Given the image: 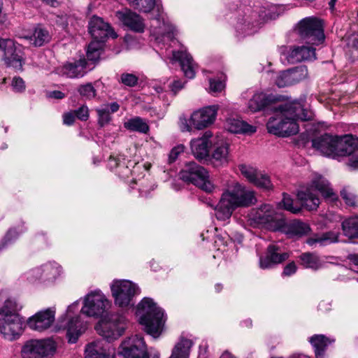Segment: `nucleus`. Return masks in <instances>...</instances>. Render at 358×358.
<instances>
[{
	"label": "nucleus",
	"instance_id": "nucleus-1",
	"mask_svg": "<svg viewBox=\"0 0 358 358\" xmlns=\"http://www.w3.org/2000/svg\"><path fill=\"white\" fill-rule=\"evenodd\" d=\"M129 4L142 13H150L155 8L157 14L152 19L150 28L151 36L157 43L165 45L173 41L176 34L175 27L171 24L166 14L164 13L162 0H127Z\"/></svg>",
	"mask_w": 358,
	"mask_h": 358
},
{
	"label": "nucleus",
	"instance_id": "nucleus-2",
	"mask_svg": "<svg viewBox=\"0 0 358 358\" xmlns=\"http://www.w3.org/2000/svg\"><path fill=\"white\" fill-rule=\"evenodd\" d=\"M256 202L253 190L236 182L222 192L219 203L214 208L215 216L219 220L226 221L236 208L248 207Z\"/></svg>",
	"mask_w": 358,
	"mask_h": 358
},
{
	"label": "nucleus",
	"instance_id": "nucleus-3",
	"mask_svg": "<svg viewBox=\"0 0 358 358\" xmlns=\"http://www.w3.org/2000/svg\"><path fill=\"white\" fill-rule=\"evenodd\" d=\"M317 192H320L324 199L331 201L337 199V196L331 188L328 180L319 174H315L311 183L306 187H301L298 191L297 199L303 207L308 210H315L320 203Z\"/></svg>",
	"mask_w": 358,
	"mask_h": 358
},
{
	"label": "nucleus",
	"instance_id": "nucleus-4",
	"mask_svg": "<svg viewBox=\"0 0 358 358\" xmlns=\"http://www.w3.org/2000/svg\"><path fill=\"white\" fill-rule=\"evenodd\" d=\"M136 316L148 334L154 338L159 337L165 322L164 312L152 299L145 297L141 300L137 306Z\"/></svg>",
	"mask_w": 358,
	"mask_h": 358
},
{
	"label": "nucleus",
	"instance_id": "nucleus-5",
	"mask_svg": "<svg viewBox=\"0 0 358 358\" xmlns=\"http://www.w3.org/2000/svg\"><path fill=\"white\" fill-rule=\"evenodd\" d=\"M250 222L251 224L262 226L273 231L284 230L285 226L284 216L270 204L262 205L254 210L250 215Z\"/></svg>",
	"mask_w": 358,
	"mask_h": 358
},
{
	"label": "nucleus",
	"instance_id": "nucleus-6",
	"mask_svg": "<svg viewBox=\"0 0 358 358\" xmlns=\"http://www.w3.org/2000/svg\"><path fill=\"white\" fill-rule=\"evenodd\" d=\"M127 324V319L124 315L115 313L102 319L96 326V330L106 342L110 343L123 334Z\"/></svg>",
	"mask_w": 358,
	"mask_h": 358
},
{
	"label": "nucleus",
	"instance_id": "nucleus-7",
	"mask_svg": "<svg viewBox=\"0 0 358 358\" xmlns=\"http://www.w3.org/2000/svg\"><path fill=\"white\" fill-rule=\"evenodd\" d=\"M295 30L301 39L312 45H317L324 40L322 22L316 17L302 19L297 24Z\"/></svg>",
	"mask_w": 358,
	"mask_h": 358
},
{
	"label": "nucleus",
	"instance_id": "nucleus-8",
	"mask_svg": "<svg viewBox=\"0 0 358 358\" xmlns=\"http://www.w3.org/2000/svg\"><path fill=\"white\" fill-rule=\"evenodd\" d=\"M110 289L115 304L122 308L132 307L134 297L140 293L137 285L127 280H113Z\"/></svg>",
	"mask_w": 358,
	"mask_h": 358
},
{
	"label": "nucleus",
	"instance_id": "nucleus-9",
	"mask_svg": "<svg viewBox=\"0 0 358 358\" xmlns=\"http://www.w3.org/2000/svg\"><path fill=\"white\" fill-rule=\"evenodd\" d=\"M80 301L77 300L69 305L64 316L63 320H66L65 329L66 337L69 343H75L78 338L87 329V322L82 320L80 315L77 314L79 310Z\"/></svg>",
	"mask_w": 358,
	"mask_h": 358
},
{
	"label": "nucleus",
	"instance_id": "nucleus-10",
	"mask_svg": "<svg viewBox=\"0 0 358 358\" xmlns=\"http://www.w3.org/2000/svg\"><path fill=\"white\" fill-rule=\"evenodd\" d=\"M180 177L183 181L192 183L206 192H211L214 189L208 171L194 162L185 164L180 172Z\"/></svg>",
	"mask_w": 358,
	"mask_h": 358
},
{
	"label": "nucleus",
	"instance_id": "nucleus-11",
	"mask_svg": "<svg viewBox=\"0 0 358 358\" xmlns=\"http://www.w3.org/2000/svg\"><path fill=\"white\" fill-rule=\"evenodd\" d=\"M83 303L80 313L93 317L102 316L110 306V301L100 290L89 292L83 297Z\"/></svg>",
	"mask_w": 358,
	"mask_h": 358
},
{
	"label": "nucleus",
	"instance_id": "nucleus-12",
	"mask_svg": "<svg viewBox=\"0 0 358 358\" xmlns=\"http://www.w3.org/2000/svg\"><path fill=\"white\" fill-rule=\"evenodd\" d=\"M118 354L124 358H159V353L155 352L150 356L143 337L135 335L124 340L120 345Z\"/></svg>",
	"mask_w": 358,
	"mask_h": 358
},
{
	"label": "nucleus",
	"instance_id": "nucleus-13",
	"mask_svg": "<svg viewBox=\"0 0 358 358\" xmlns=\"http://www.w3.org/2000/svg\"><path fill=\"white\" fill-rule=\"evenodd\" d=\"M55 350V344L50 339H31L22 345L21 355L22 358H48Z\"/></svg>",
	"mask_w": 358,
	"mask_h": 358
},
{
	"label": "nucleus",
	"instance_id": "nucleus-14",
	"mask_svg": "<svg viewBox=\"0 0 358 358\" xmlns=\"http://www.w3.org/2000/svg\"><path fill=\"white\" fill-rule=\"evenodd\" d=\"M348 157V166L353 170L358 169V138L352 135L338 136L335 159Z\"/></svg>",
	"mask_w": 358,
	"mask_h": 358
},
{
	"label": "nucleus",
	"instance_id": "nucleus-15",
	"mask_svg": "<svg viewBox=\"0 0 358 358\" xmlns=\"http://www.w3.org/2000/svg\"><path fill=\"white\" fill-rule=\"evenodd\" d=\"M276 8L273 6H263L257 12L252 13V17L255 22H251L248 20H245L244 23L239 22L236 26V31L241 35H251L257 31L260 24L268 20L275 19Z\"/></svg>",
	"mask_w": 358,
	"mask_h": 358
},
{
	"label": "nucleus",
	"instance_id": "nucleus-16",
	"mask_svg": "<svg viewBox=\"0 0 358 358\" xmlns=\"http://www.w3.org/2000/svg\"><path fill=\"white\" fill-rule=\"evenodd\" d=\"M0 60L4 62L7 67H11L17 71H22L23 59L17 50L15 42L10 38H0Z\"/></svg>",
	"mask_w": 358,
	"mask_h": 358
},
{
	"label": "nucleus",
	"instance_id": "nucleus-17",
	"mask_svg": "<svg viewBox=\"0 0 358 358\" xmlns=\"http://www.w3.org/2000/svg\"><path fill=\"white\" fill-rule=\"evenodd\" d=\"M300 109L292 108L291 113L284 117L281 136H287L296 134L299 131L298 120L307 121L313 117L312 111L304 108L302 102L300 101Z\"/></svg>",
	"mask_w": 358,
	"mask_h": 358
},
{
	"label": "nucleus",
	"instance_id": "nucleus-18",
	"mask_svg": "<svg viewBox=\"0 0 358 358\" xmlns=\"http://www.w3.org/2000/svg\"><path fill=\"white\" fill-rule=\"evenodd\" d=\"M292 108L300 109V101L287 102L275 108V115L270 117L266 124V128L270 134L281 136L283 119L287 117L288 113H291Z\"/></svg>",
	"mask_w": 358,
	"mask_h": 358
},
{
	"label": "nucleus",
	"instance_id": "nucleus-19",
	"mask_svg": "<svg viewBox=\"0 0 358 358\" xmlns=\"http://www.w3.org/2000/svg\"><path fill=\"white\" fill-rule=\"evenodd\" d=\"M23 321L19 315L0 313V334L8 340H13L22 331Z\"/></svg>",
	"mask_w": 358,
	"mask_h": 358
},
{
	"label": "nucleus",
	"instance_id": "nucleus-20",
	"mask_svg": "<svg viewBox=\"0 0 358 358\" xmlns=\"http://www.w3.org/2000/svg\"><path fill=\"white\" fill-rule=\"evenodd\" d=\"M218 109L217 105H212L194 111L190 117L191 124L196 129L208 127L215 121Z\"/></svg>",
	"mask_w": 358,
	"mask_h": 358
},
{
	"label": "nucleus",
	"instance_id": "nucleus-21",
	"mask_svg": "<svg viewBox=\"0 0 358 358\" xmlns=\"http://www.w3.org/2000/svg\"><path fill=\"white\" fill-rule=\"evenodd\" d=\"M115 17L128 29L137 33H143L145 24L143 17L131 10L124 8L115 12Z\"/></svg>",
	"mask_w": 358,
	"mask_h": 358
},
{
	"label": "nucleus",
	"instance_id": "nucleus-22",
	"mask_svg": "<svg viewBox=\"0 0 358 358\" xmlns=\"http://www.w3.org/2000/svg\"><path fill=\"white\" fill-rule=\"evenodd\" d=\"M164 60L170 59L172 62H179L182 71L186 78L192 79L194 78L197 65L194 63L192 56L186 51H171L162 57Z\"/></svg>",
	"mask_w": 358,
	"mask_h": 358
},
{
	"label": "nucleus",
	"instance_id": "nucleus-23",
	"mask_svg": "<svg viewBox=\"0 0 358 358\" xmlns=\"http://www.w3.org/2000/svg\"><path fill=\"white\" fill-rule=\"evenodd\" d=\"M239 170L241 174L252 184L257 187L270 189L273 185L268 176L258 171L256 168L246 164H241Z\"/></svg>",
	"mask_w": 358,
	"mask_h": 358
},
{
	"label": "nucleus",
	"instance_id": "nucleus-24",
	"mask_svg": "<svg viewBox=\"0 0 358 358\" xmlns=\"http://www.w3.org/2000/svg\"><path fill=\"white\" fill-rule=\"evenodd\" d=\"M55 312V308H49L39 311L29 318L27 325L32 330L43 331L49 329L54 322Z\"/></svg>",
	"mask_w": 358,
	"mask_h": 358
},
{
	"label": "nucleus",
	"instance_id": "nucleus-25",
	"mask_svg": "<svg viewBox=\"0 0 358 358\" xmlns=\"http://www.w3.org/2000/svg\"><path fill=\"white\" fill-rule=\"evenodd\" d=\"M88 29L92 37L95 40H106L108 37L115 38L117 36L110 24L97 16H93L90 19Z\"/></svg>",
	"mask_w": 358,
	"mask_h": 358
},
{
	"label": "nucleus",
	"instance_id": "nucleus-26",
	"mask_svg": "<svg viewBox=\"0 0 358 358\" xmlns=\"http://www.w3.org/2000/svg\"><path fill=\"white\" fill-rule=\"evenodd\" d=\"M86 358H115V349L103 341H96L88 344L85 349Z\"/></svg>",
	"mask_w": 358,
	"mask_h": 358
},
{
	"label": "nucleus",
	"instance_id": "nucleus-27",
	"mask_svg": "<svg viewBox=\"0 0 358 358\" xmlns=\"http://www.w3.org/2000/svg\"><path fill=\"white\" fill-rule=\"evenodd\" d=\"M212 159L219 164H227L229 161V143L222 137L212 136L210 143Z\"/></svg>",
	"mask_w": 358,
	"mask_h": 358
},
{
	"label": "nucleus",
	"instance_id": "nucleus-28",
	"mask_svg": "<svg viewBox=\"0 0 358 358\" xmlns=\"http://www.w3.org/2000/svg\"><path fill=\"white\" fill-rule=\"evenodd\" d=\"M338 136L324 134L312 140V146L322 155L335 159Z\"/></svg>",
	"mask_w": 358,
	"mask_h": 358
},
{
	"label": "nucleus",
	"instance_id": "nucleus-29",
	"mask_svg": "<svg viewBox=\"0 0 358 358\" xmlns=\"http://www.w3.org/2000/svg\"><path fill=\"white\" fill-rule=\"evenodd\" d=\"M288 258V253L281 252L278 246L271 244L267 248L266 255L259 257V267L262 269L271 268Z\"/></svg>",
	"mask_w": 358,
	"mask_h": 358
},
{
	"label": "nucleus",
	"instance_id": "nucleus-30",
	"mask_svg": "<svg viewBox=\"0 0 358 358\" xmlns=\"http://www.w3.org/2000/svg\"><path fill=\"white\" fill-rule=\"evenodd\" d=\"M41 275V287L53 285L62 275V266L56 262H48L39 266Z\"/></svg>",
	"mask_w": 358,
	"mask_h": 358
},
{
	"label": "nucleus",
	"instance_id": "nucleus-31",
	"mask_svg": "<svg viewBox=\"0 0 358 358\" xmlns=\"http://www.w3.org/2000/svg\"><path fill=\"white\" fill-rule=\"evenodd\" d=\"M212 136L210 131H206L201 137L191 141L192 152L196 159H203L209 156Z\"/></svg>",
	"mask_w": 358,
	"mask_h": 358
},
{
	"label": "nucleus",
	"instance_id": "nucleus-32",
	"mask_svg": "<svg viewBox=\"0 0 358 358\" xmlns=\"http://www.w3.org/2000/svg\"><path fill=\"white\" fill-rule=\"evenodd\" d=\"M87 62L85 58L66 62L60 69V73L69 78H78L84 76Z\"/></svg>",
	"mask_w": 358,
	"mask_h": 358
},
{
	"label": "nucleus",
	"instance_id": "nucleus-33",
	"mask_svg": "<svg viewBox=\"0 0 358 358\" xmlns=\"http://www.w3.org/2000/svg\"><path fill=\"white\" fill-rule=\"evenodd\" d=\"M316 58L315 49L312 46L302 45L296 47L288 53L287 59L290 63L300 62L303 60H313Z\"/></svg>",
	"mask_w": 358,
	"mask_h": 358
},
{
	"label": "nucleus",
	"instance_id": "nucleus-34",
	"mask_svg": "<svg viewBox=\"0 0 358 358\" xmlns=\"http://www.w3.org/2000/svg\"><path fill=\"white\" fill-rule=\"evenodd\" d=\"M225 129L231 133L253 134L256 131V127L248 124L238 117H230L226 120Z\"/></svg>",
	"mask_w": 358,
	"mask_h": 358
},
{
	"label": "nucleus",
	"instance_id": "nucleus-35",
	"mask_svg": "<svg viewBox=\"0 0 358 358\" xmlns=\"http://www.w3.org/2000/svg\"><path fill=\"white\" fill-rule=\"evenodd\" d=\"M192 346V340L180 337L174 345L169 358H189Z\"/></svg>",
	"mask_w": 358,
	"mask_h": 358
},
{
	"label": "nucleus",
	"instance_id": "nucleus-36",
	"mask_svg": "<svg viewBox=\"0 0 358 358\" xmlns=\"http://www.w3.org/2000/svg\"><path fill=\"white\" fill-rule=\"evenodd\" d=\"M338 232L330 231L308 238L307 240V243L310 246H313L317 244H319L320 246H324L338 242Z\"/></svg>",
	"mask_w": 358,
	"mask_h": 358
},
{
	"label": "nucleus",
	"instance_id": "nucleus-37",
	"mask_svg": "<svg viewBox=\"0 0 358 358\" xmlns=\"http://www.w3.org/2000/svg\"><path fill=\"white\" fill-rule=\"evenodd\" d=\"M284 230L280 231L285 232L290 236H303L308 234L310 231V226L305 222L299 220H294L289 225L285 222Z\"/></svg>",
	"mask_w": 358,
	"mask_h": 358
},
{
	"label": "nucleus",
	"instance_id": "nucleus-38",
	"mask_svg": "<svg viewBox=\"0 0 358 358\" xmlns=\"http://www.w3.org/2000/svg\"><path fill=\"white\" fill-rule=\"evenodd\" d=\"M314 348L315 357L323 358L327 346L331 343L330 340L322 334H316L309 338Z\"/></svg>",
	"mask_w": 358,
	"mask_h": 358
},
{
	"label": "nucleus",
	"instance_id": "nucleus-39",
	"mask_svg": "<svg viewBox=\"0 0 358 358\" xmlns=\"http://www.w3.org/2000/svg\"><path fill=\"white\" fill-rule=\"evenodd\" d=\"M29 38L33 45L40 47L50 41L51 35L46 29L38 26L34 29L33 34Z\"/></svg>",
	"mask_w": 358,
	"mask_h": 358
},
{
	"label": "nucleus",
	"instance_id": "nucleus-40",
	"mask_svg": "<svg viewBox=\"0 0 358 358\" xmlns=\"http://www.w3.org/2000/svg\"><path fill=\"white\" fill-rule=\"evenodd\" d=\"M131 162H128L126 164L125 163V157L123 155H118L117 157L110 156L108 159V166L110 169H125L126 171H119V173H124V175H127L128 173L131 172V174H134L135 170L138 168V166L136 165L134 167V170H129V166Z\"/></svg>",
	"mask_w": 358,
	"mask_h": 358
},
{
	"label": "nucleus",
	"instance_id": "nucleus-41",
	"mask_svg": "<svg viewBox=\"0 0 358 358\" xmlns=\"http://www.w3.org/2000/svg\"><path fill=\"white\" fill-rule=\"evenodd\" d=\"M301 264L305 268L317 270L323 266V262L320 257L310 252H305L299 256Z\"/></svg>",
	"mask_w": 358,
	"mask_h": 358
},
{
	"label": "nucleus",
	"instance_id": "nucleus-42",
	"mask_svg": "<svg viewBox=\"0 0 358 358\" xmlns=\"http://www.w3.org/2000/svg\"><path fill=\"white\" fill-rule=\"evenodd\" d=\"M124 127L130 131L147 134L150 127L147 122L139 117H135L128 120L124 123Z\"/></svg>",
	"mask_w": 358,
	"mask_h": 358
},
{
	"label": "nucleus",
	"instance_id": "nucleus-43",
	"mask_svg": "<svg viewBox=\"0 0 358 358\" xmlns=\"http://www.w3.org/2000/svg\"><path fill=\"white\" fill-rule=\"evenodd\" d=\"M20 279L27 284L41 287V275L39 266L29 268L24 272L21 275Z\"/></svg>",
	"mask_w": 358,
	"mask_h": 358
},
{
	"label": "nucleus",
	"instance_id": "nucleus-44",
	"mask_svg": "<svg viewBox=\"0 0 358 358\" xmlns=\"http://www.w3.org/2000/svg\"><path fill=\"white\" fill-rule=\"evenodd\" d=\"M266 95L262 92L256 93L248 101V108L252 113L261 110L268 103Z\"/></svg>",
	"mask_w": 358,
	"mask_h": 358
},
{
	"label": "nucleus",
	"instance_id": "nucleus-45",
	"mask_svg": "<svg viewBox=\"0 0 358 358\" xmlns=\"http://www.w3.org/2000/svg\"><path fill=\"white\" fill-rule=\"evenodd\" d=\"M344 234L349 238L358 237V216L350 217L342 223Z\"/></svg>",
	"mask_w": 358,
	"mask_h": 358
},
{
	"label": "nucleus",
	"instance_id": "nucleus-46",
	"mask_svg": "<svg viewBox=\"0 0 358 358\" xmlns=\"http://www.w3.org/2000/svg\"><path fill=\"white\" fill-rule=\"evenodd\" d=\"M104 41L105 40L94 39V41L89 44L87 50V57L89 60L96 62L99 59Z\"/></svg>",
	"mask_w": 358,
	"mask_h": 358
},
{
	"label": "nucleus",
	"instance_id": "nucleus-47",
	"mask_svg": "<svg viewBox=\"0 0 358 358\" xmlns=\"http://www.w3.org/2000/svg\"><path fill=\"white\" fill-rule=\"evenodd\" d=\"M22 305L15 299L9 298L6 299L3 306L0 308V313H3L6 316L10 315H19L18 311L22 308Z\"/></svg>",
	"mask_w": 358,
	"mask_h": 358
},
{
	"label": "nucleus",
	"instance_id": "nucleus-48",
	"mask_svg": "<svg viewBox=\"0 0 358 358\" xmlns=\"http://www.w3.org/2000/svg\"><path fill=\"white\" fill-rule=\"evenodd\" d=\"M23 232L24 230L22 229L10 228L1 240L0 245L1 250L14 243Z\"/></svg>",
	"mask_w": 358,
	"mask_h": 358
},
{
	"label": "nucleus",
	"instance_id": "nucleus-49",
	"mask_svg": "<svg viewBox=\"0 0 358 358\" xmlns=\"http://www.w3.org/2000/svg\"><path fill=\"white\" fill-rule=\"evenodd\" d=\"M292 83H298L308 77V69L304 65H301L289 69Z\"/></svg>",
	"mask_w": 358,
	"mask_h": 358
},
{
	"label": "nucleus",
	"instance_id": "nucleus-50",
	"mask_svg": "<svg viewBox=\"0 0 358 358\" xmlns=\"http://www.w3.org/2000/svg\"><path fill=\"white\" fill-rule=\"evenodd\" d=\"M77 91L81 97L87 100H91L96 96V90L90 83L79 85Z\"/></svg>",
	"mask_w": 358,
	"mask_h": 358
},
{
	"label": "nucleus",
	"instance_id": "nucleus-51",
	"mask_svg": "<svg viewBox=\"0 0 358 358\" xmlns=\"http://www.w3.org/2000/svg\"><path fill=\"white\" fill-rule=\"evenodd\" d=\"M275 83L279 87H285L294 85L291 79L289 69L280 72L275 78Z\"/></svg>",
	"mask_w": 358,
	"mask_h": 358
},
{
	"label": "nucleus",
	"instance_id": "nucleus-52",
	"mask_svg": "<svg viewBox=\"0 0 358 358\" xmlns=\"http://www.w3.org/2000/svg\"><path fill=\"white\" fill-rule=\"evenodd\" d=\"M348 47L352 60L358 59V34L352 35L349 38Z\"/></svg>",
	"mask_w": 358,
	"mask_h": 358
},
{
	"label": "nucleus",
	"instance_id": "nucleus-53",
	"mask_svg": "<svg viewBox=\"0 0 358 358\" xmlns=\"http://www.w3.org/2000/svg\"><path fill=\"white\" fill-rule=\"evenodd\" d=\"M96 110L98 114L99 123L101 126H103L110 122V113L109 112L108 107L107 106L102 105L101 107L98 108Z\"/></svg>",
	"mask_w": 358,
	"mask_h": 358
},
{
	"label": "nucleus",
	"instance_id": "nucleus-54",
	"mask_svg": "<svg viewBox=\"0 0 358 358\" xmlns=\"http://www.w3.org/2000/svg\"><path fill=\"white\" fill-rule=\"evenodd\" d=\"M282 204L285 210L292 213L296 214L301 211V208L297 205L294 206L292 199L288 194H283Z\"/></svg>",
	"mask_w": 358,
	"mask_h": 358
},
{
	"label": "nucleus",
	"instance_id": "nucleus-55",
	"mask_svg": "<svg viewBox=\"0 0 358 358\" xmlns=\"http://www.w3.org/2000/svg\"><path fill=\"white\" fill-rule=\"evenodd\" d=\"M138 78L133 73H123L121 74L119 81L127 87H134L137 85Z\"/></svg>",
	"mask_w": 358,
	"mask_h": 358
},
{
	"label": "nucleus",
	"instance_id": "nucleus-56",
	"mask_svg": "<svg viewBox=\"0 0 358 358\" xmlns=\"http://www.w3.org/2000/svg\"><path fill=\"white\" fill-rule=\"evenodd\" d=\"M341 195L345 203L348 206H356L358 204V198L348 189H343L341 192Z\"/></svg>",
	"mask_w": 358,
	"mask_h": 358
},
{
	"label": "nucleus",
	"instance_id": "nucleus-57",
	"mask_svg": "<svg viewBox=\"0 0 358 358\" xmlns=\"http://www.w3.org/2000/svg\"><path fill=\"white\" fill-rule=\"evenodd\" d=\"M11 87L15 92H22L26 88L24 81L19 76H15L13 78Z\"/></svg>",
	"mask_w": 358,
	"mask_h": 358
},
{
	"label": "nucleus",
	"instance_id": "nucleus-58",
	"mask_svg": "<svg viewBox=\"0 0 358 358\" xmlns=\"http://www.w3.org/2000/svg\"><path fill=\"white\" fill-rule=\"evenodd\" d=\"M184 152V146L182 145H178L171 150L169 155V163L171 164L174 162L178 156Z\"/></svg>",
	"mask_w": 358,
	"mask_h": 358
},
{
	"label": "nucleus",
	"instance_id": "nucleus-59",
	"mask_svg": "<svg viewBox=\"0 0 358 358\" xmlns=\"http://www.w3.org/2000/svg\"><path fill=\"white\" fill-rule=\"evenodd\" d=\"M77 118L86 121L89 118V109L87 106L83 105L78 109L73 110Z\"/></svg>",
	"mask_w": 358,
	"mask_h": 358
},
{
	"label": "nucleus",
	"instance_id": "nucleus-60",
	"mask_svg": "<svg viewBox=\"0 0 358 358\" xmlns=\"http://www.w3.org/2000/svg\"><path fill=\"white\" fill-rule=\"evenodd\" d=\"M209 83L211 92H220L224 88V83L220 80L210 79Z\"/></svg>",
	"mask_w": 358,
	"mask_h": 358
},
{
	"label": "nucleus",
	"instance_id": "nucleus-61",
	"mask_svg": "<svg viewBox=\"0 0 358 358\" xmlns=\"http://www.w3.org/2000/svg\"><path fill=\"white\" fill-rule=\"evenodd\" d=\"M76 116L73 111H71L63 115V122L64 124L70 126L75 122Z\"/></svg>",
	"mask_w": 358,
	"mask_h": 358
},
{
	"label": "nucleus",
	"instance_id": "nucleus-62",
	"mask_svg": "<svg viewBox=\"0 0 358 358\" xmlns=\"http://www.w3.org/2000/svg\"><path fill=\"white\" fill-rule=\"evenodd\" d=\"M348 259L350 262L351 270L358 273V254L349 255Z\"/></svg>",
	"mask_w": 358,
	"mask_h": 358
},
{
	"label": "nucleus",
	"instance_id": "nucleus-63",
	"mask_svg": "<svg viewBox=\"0 0 358 358\" xmlns=\"http://www.w3.org/2000/svg\"><path fill=\"white\" fill-rule=\"evenodd\" d=\"M332 303L329 300H322L318 305V310L323 313H327L331 310Z\"/></svg>",
	"mask_w": 358,
	"mask_h": 358
},
{
	"label": "nucleus",
	"instance_id": "nucleus-64",
	"mask_svg": "<svg viewBox=\"0 0 358 358\" xmlns=\"http://www.w3.org/2000/svg\"><path fill=\"white\" fill-rule=\"evenodd\" d=\"M296 266L294 262L289 263L285 268L282 275L285 276H290L295 273L296 271Z\"/></svg>",
	"mask_w": 358,
	"mask_h": 358
}]
</instances>
